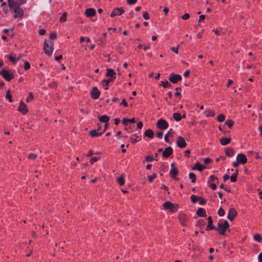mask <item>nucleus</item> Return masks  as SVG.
<instances>
[{"label": "nucleus", "mask_w": 262, "mask_h": 262, "mask_svg": "<svg viewBox=\"0 0 262 262\" xmlns=\"http://www.w3.org/2000/svg\"><path fill=\"white\" fill-rule=\"evenodd\" d=\"M225 124L227 125L229 127L231 128V127L233 126L234 124V122L231 120H227L225 121Z\"/></svg>", "instance_id": "nucleus-34"}, {"label": "nucleus", "mask_w": 262, "mask_h": 262, "mask_svg": "<svg viewBox=\"0 0 262 262\" xmlns=\"http://www.w3.org/2000/svg\"><path fill=\"white\" fill-rule=\"evenodd\" d=\"M205 225V221L203 219L198 220V226L202 227Z\"/></svg>", "instance_id": "nucleus-37"}, {"label": "nucleus", "mask_w": 262, "mask_h": 262, "mask_svg": "<svg viewBox=\"0 0 262 262\" xmlns=\"http://www.w3.org/2000/svg\"><path fill=\"white\" fill-rule=\"evenodd\" d=\"M18 111L24 115L26 114L28 112L26 105L22 101H21L19 103Z\"/></svg>", "instance_id": "nucleus-9"}, {"label": "nucleus", "mask_w": 262, "mask_h": 262, "mask_svg": "<svg viewBox=\"0 0 262 262\" xmlns=\"http://www.w3.org/2000/svg\"><path fill=\"white\" fill-rule=\"evenodd\" d=\"M157 177V175L156 174L154 173L152 175H151V176H149L148 177V180L150 182H151L153 180Z\"/></svg>", "instance_id": "nucleus-50"}, {"label": "nucleus", "mask_w": 262, "mask_h": 262, "mask_svg": "<svg viewBox=\"0 0 262 262\" xmlns=\"http://www.w3.org/2000/svg\"><path fill=\"white\" fill-rule=\"evenodd\" d=\"M235 153L234 150L232 148H228L225 150V154L228 157H232Z\"/></svg>", "instance_id": "nucleus-22"}, {"label": "nucleus", "mask_w": 262, "mask_h": 262, "mask_svg": "<svg viewBox=\"0 0 262 262\" xmlns=\"http://www.w3.org/2000/svg\"><path fill=\"white\" fill-rule=\"evenodd\" d=\"M143 16L144 18L146 20L149 19L148 13L147 12H143Z\"/></svg>", "instance_id": "nucleus-58"}, {"label": "nucleus", "mask_w": 262, "mask_h": 262, "mask_svg": "<svg viewBox=\"0 0 262 262\" xmlns=\"http://www.w3.org/2000/svg\"><path fill=\"white\" fill-rule=\"evenodd\" d=\"M53 43L50 40L45 39L43 47L45 53L50 56L53 53Z\"/></svg>", "instance_id": "nucleus-2"}, {"label": "nucleus", "mask_w": 262, "mask_h": 262, "mask_svg": "<svg viewBox=\"0 0 262 262\" xmlns=\"http://www.w3.org/2000/svg\"><path fill=\"white\" fill-rule=\"evenodd\" d=\"M203 161L205 164H207L211 162V159L209 158H205L203 160Z\"/></svg>", "instance_id": "nucleus-59"}, {"label": "nucleus", "mask_w": 262, "mask_h": 262, "mask_svg": "<svg viewBox=\"0 0 262 262\" xmlns=\"http://www.w3.org/2000/svg\"><path fill=\"white\" fill-rule=\"evenodd\" d=\"M208 185L210 188L212 190H215L216 188V185L215 183H208Z\"/></svg>", "instance_id": "nucleus-47"}, {"label": "nucleus", "mask_w": 262, "mask_h": 262, "mask_svg": "<svg viewBox=\"0 0 262 262\" xmlns=\"http://www.w3.org/2000/svg\"><path fill=\"white\" fill-rule=\"evenodd\" d=\"M134 136L135 137V138H133V137H130V140H132V142L133 143H135L140 140L141 138L140 136L137 135L136 134L134 135Z\"/></svg>", "instance_id": "nucleus-31"}, {"label": "nucleus", "mask_w": 262, "mask_h": 262, "mask_svg": "<svg viewBox=\"0 0 262 262\" xmlns=\"http://www.w3.org/2000/svg\"><path fill=\"white\" fill-rule=\"evenodd\" d=\"M186 219V216L184 215H181L179 217V220L181 222V224L183 225V226H185V220Z\"/></svg>", "instance_id": "nucleus-38"}, {"label": "nucleus", "mask_w": 262, "mask_h": 262, "mask_svg": "<svg viewBox=\"0 0 262 262\" xmlns=\"http://www.w3.org/2000/svg\"><path fill=\"white\" fill-rule=\"evenodd\" d=\"M6 97V98L9 99V102H12L13 101L12 99V96L10 94V92L9 91H8L7 92Z\"/></svg>", "instance_id": "nucleus-44"}, {"label": "nucleus", "mask_w": 262, "mask_h": 262, "mask_svg": "<svg viewBox=\"0 0 262 262\" xmlns=\"http://www.w3.org/2000/svg\"><path fill=\"white\" fill-rule=\"evenodd\" d=\"M0 75L8 81H10L14 78L13 74L9 71L5 69H3L0 72Z\"/></svg>", "instance_id": "nucleus-3"}, {"label": "nucleus", "mask_w": 262, "mask_h": 262, "mask_svg": "<svg viewBox=\"0 0 262 262\" xmlns=\"http://www.w3.org/2000/svg\"><path fill=\"white\" fill-rule=\"evenodd\" d=\"M99 120L100 122L104 123H108L110 118L108 116L104 115L99 117Z\"/></svg>", "instance_id": "nucleus-23"}, {"label": "nucleus", "mask_w": 262, "mask_h": 262, "mask_svg": "<svg viewBox=\"0 0 262 262\" xmlns=\"http://www.w3.org/2000/svg\"><path fill=\"white\" fill-rule=\"evenodd\" d=\"M237 214V212L234 208H230L228 214L227 215V218L230 221H232L235 217Z\"/></svg>", "instance_id": "nucleus-13"}, {"label": "nucleus", "mask_w": 262, "mask_h": 262, "mask_svg": "<svg viewBox=\"0 0 262 262\" xmlns=\"http://www.w3.org/2000/svg\"><path fill=\"white\" fill-rule=\"evenodd\" d=\"M67 13L64 12L60 18V21L62 23L66 21L67 20Z\"/></svg>", "instance_id": "nucleus-41"}, {"label": "nucleus", "mask_w": 262, "mask_h": 262, "mask_svg": "<svg viewBox=\"0 0 262 262\" xmlns=\"http://www.w3.org/2000/svg\"><path fill=\"white\" fill-rule=\"evenodd\" d=\"M120 104L121 105H123L124 106H128V103H127V102L126 101V100L124 99L122 100V102Z\"/></svg>", "instance_id": "nucleus-63"}, {"label": "nucleus", "mask_w": 262, "mask_h": 262, "mask_svg": "<svg viewBox=\"0 0 262 262\" xmlns=\"http://www.w3.org/2000/svg\"><path fill=\"white\" fill-rule=\"evenodd\" d=\"M46 33V30L44 29H39V34L40 35H43Z\"/></svg>", "instance_id": "nucleus-62"}, {"label": "nucleus", "mask_w": 262, "mask_h": 262, "mask_svg": "<svg viewBox=\"0 0 262 262\" xmlns=\"http://www.w3.org/2000/svg\"><path fill=\"white\" fill-rule=\"evenodd\" d=\"M217 225L218 227L215 229L222 235L224 234L225 231L229 227L228 221L223 220H219Z\"/></svg>", "instance_id": "nucleus-1"}, {"label": "nucleus", "mask_w": 262, "mask_h": 262, "mask_svg": "<svg viewBox=\"0 0 262 262\" xmlns=\"http://www.w3.org/2000/svg\"><path fill=\"white\" fill-rule=\"evenodd\" d=\"M154 160V158L151 156H148L146 157V160L147 162H152Z\"/></svg>", "instance_id": "nucleus-55"}, {"label": "nucleus", "mask_w": 262, "mask_h": 262, "mask_svg": "<svg viewBox=\"0 0 262 262\" xmlns=\"http://www.w3.org/2000/svg\"><path fill=\"white\" fill-rule=\"evenodd\" d=\"M117 182L120 184V185H123L124 184V181L123 177H120L117 179Z\"/></svg>", "instance_id": "nucleus-43"}, {"label": "nucleus", "mask_w": 262, "mask_h": 262, "mask_svg": "<svg viewBox=\"0 0 262 262\" xmlns=\"http://www.w3.org/2000/svg\"><path fill=\"white\" fill-rule=\"evenodd\" d=\"M144 135L149 138H152L154 136V133L152 130L148 129L145 132Z\"/></svg>", "instance_id": "nucleus-24"}, {"label": "nucleus", "mask_w": 262, "mask_h": 262, "mask_svg": "<svg viewBox=\"0 0 262 262\" xmlns=\"http://www.w3.org/2000/svg\"><path fill=\"white\" fill-rule=\"evenodd\" d=\"M231 142V138L223 137L220 139L221 144L222 145H226L229 144Z\"/></svg>", "instance_id": "nucleus-19"}, {"label": "nucleus", "mask_w": 262, "mask_h": 262, "mask_svg": "<svg viewBox=\"0 0 262 262\" xmlns=\"http://www.w3.org/2000/svg\"><path fill=\"white\" fill-rule=\"evenodd\" d=\"M173 117L176 121H179L182 118V116L178 113H175L173 114Z\"/></svg>", "instance_id": "nucleus-28"}, {"label": "nucleus", "mask_w": 262, "mask_h": 262, "mask_svg": "<svg viewBox=\"0 0 262 262\" xmlns=\"http://www.w3.org/2000/svg\"><path fill=\"white\" fill-rule=\"evenodd\" d=\"M182 76L180 75L172 73L170 75L169 80L173 83H176L181 80Z\"/></svg>", "instance_id": "nucleus-8"}, {"label": "nucleus", "mask_w": 262, "mask_h": 262, "mask_svg": "<svg viewBox=\"0 0 262 262\" xmlns=\"http://www.w3.org/2000/svg\"><path fill=\"white\" fill-rule=\"evenodd\" d=\"M163 206L165 209H168L172 212H176L178 209L177 205L173 204L169 201L165 202Z\"/></svg>", "instance_id": "nucleus-5"}, {"label": "nucleus", "mask_w": 262, "mask_h": 262, "mask_svg": "<svg viewBox=\"0 0 262 262\" xmlns=\"http://www.w3.org/2000/svg\"><path fill=\"white\" fill-rule=\"evenodd\" d=\"M237 174L238 170H236L235 172L230 177V180L231 182H235L236 181Z\"/></svg>", "instance_id": "nucleus-27"}, {"label": "nucleus", "mask_w": 262, "mask_h": 262, "mask_svg": "<svg viewBox=\"0 0 262 262\" xmlns=\"http://www.w3.org/2000/svg\"><path fill=\"white\" fill-rule=\"evenodd\" d=\"M171 130H172L171 128L170 129V130L167 132V133L165 135V136L164 137V140L166 142H169L168 137L169 136H171Z\"/></svg>", "instance_id": "nucleus-40"}, {"label": "nucleus", "mask_w": 262, "mask_h": 262, "mask_svg": "<svg viewBox=\"0 0 262 262\" xmlns=\"http://www.w3.org/2000/svg\"><path fill=\"white\" fill-rule=\"evenodd\" d=\"M208 224L206 228V230L209 231L215 229V227L213 225V221L211 216L208 217Z\"/></svg>", "instance_id": "nucleus-16"}, {"label": "nucleus", "mask_w": 262, "mask_h": 262, "mask_svg": "<svg viewBox=\"0 0 262 262\" xmlns=\"http://www.w3.org/2000/svg\"><path fill=\"white\" fill-rule=\"evenodd\" d=\"M33 98H34V97L33 96L32 93L30 92L29 94V96L27 97V98L26 99L27 102L30 101L31 100H32L33 99Z\"/></svg>", "instance_id": "nucleus-48"}, {"label": "nucleus", "mask_w": 262, "mask_h": 262, "mask_svg": "<svg viewBox=\"0 0 262 262\" xmlns=\"http://www.w3.org/2000/svg\"><path fill=\"white\" fill-rule=\"evenodd\" d=\"M198 202L199 204L201 205H203L206 204V201L205 200L201 198L198 197Z\"/></svg>", "instance_id": "nucleus-42"}, {"label": "nucleus", "mask_w": 262, "mask_h": 262, "mask_svg": "<svg viewBox=\"0 0 262 262\" xmlns=\"http://www.w3.org/2000/svg\"><path fill=\"white\" fill-rule=\"evenodd\" d=\"M237 160L241 164H244L247 163V159L245 155L243 154H239L236 157Z\"/></svg>", "instance_id": "nucleus-12"}, {"label": "nucleus", "mask_w": 262, "mask_h": 262, "mask_svg": "<svg viewBox=\"0 0 262 262\" xmlns=\"http://www.w3.org/2000/svg\"><path fill=\"white\" fill-rule=\"evenodd\" d=\"M10 9L12 10L13 12L14 13V17L15 18L20 17L23 16L24 14L23 10L21 8H20L19 7H12V8Z\"/></svg>", "instance_id": "nucleus-6"}, {"label": "nucleus", "mask_w": 262, "mask_h": 262, "mask_svg": "<svg viewBox=\"0 0 262 262\" xmlns=\"http://www.w3.org/2000/svg\"><path fill=\"white\" fill-rule=\"evenodd\" d=\"M91 97L94 99H97L100 96V92L96 87H94L91 93Z\"/></svg>", "instance_id": "nucleus-14"}, {"label": "nucleus", "mask_w": 262, "mask_h": 262, "mask_svg": "<svg viewBox=\"0 0 262 262\" xmlns=\"http://www.w3.org/2000/svg\"><path fill=\"white\" fill-rule=\"evenodd\" d=\"M218 214L220 216H223L225 214V211L222 208H220L218 211Z\"/></svg>", "instance_id": "nucleus-46"}, {"label": "nucleus", "mask_w": 262, "mask_h": 262, "mask_svg": "<svg viewBox=\"0 0 262 262\" xmlns=\"http://www.w3.org/2000/svg\"><path fill=\"white\" fill-rule=\"evenodd\" d=\"M124 11L122 8H115L111 13V16L114 17L117 15H120L123 14Z\"/></svg>", "instance_id": "nucleus-10"}, {"label": "nucleus", "mask_w": 262, "mask_h": 262, "mask_svg": "<svg viewBox=\"0 0 262 262\" xmlns=\"http://www.w3.org/2000/svg\"><path fill=\"white\" fill-rule=\"evenodd\" d=\"M99 159V157H93L91 159L90 162L91 163L93 164L94 162H96Z\"/></svg>", "instance_id": "nucleus-57"}, {"label": "nucleus", "mask_w": 262, "mask_h": 262, "mask_svg": "<svg viewBox=\"0 0 262 262\" xmlns=\"http://www.w3.org/2000/svg\"><path fill=\"white\" fill-rule=\"evenodd\" d=\"M178 172V169L176 168H171L170 170V174L173 178H175Z\"/></svg>", "instance_id": "nucleus-26"}, {"label": "nucleus", "mask_w": 262, "mask_h": 262, "mask_svg": "<svg viewBox=\"0 0 262 262\" xmlns=\"http://www.w3.org/2000/svg\"><path fill=\"white\" fill-rule=\"evenodd\" d=\"M216 180L218 181L217 177L212 175L209 177L208 183H212V182H215Z\"/></svg>", "instance_id": "nucleus-39"}, {"label": "nucleus", "mask_w": 262, "mask_h": 262, "mask_svg": "<svg viewBox=\"0 0 262 262\" xmlns=\"http://www.w3.org/2000/svg\"><path fill=\"white\" fill-rule=\"evenodd\" d=\"M30 68V64L28 61H25L24 63V69L26 70H28Z\"/></svg>", "instance_id": "nucleus-49"}, {"label": "nucleus", "mask_w": 262, "mask_h": 262, "mask_svg": "<svg viewBox=\"0 0 262 262\" xmlns=\"http://www.w3.org/2000/svg\"><path fill=\"white\" fill-rule=\"evenodd\" d=\"M190 198L193 203H196V195L192 194L191 195Z\"/></svg>", "instance_id": "nucleus-51"}, {"label": "nucleus", "mask_w": 262, "mask_h": 262, "mask_svg": "<svg viewBox=\"0 0 262 262\" xmlns=\"http://www.w3.org/2000/svg\"><path fill=\"white\" fill-rule=\"evenodd\" d=\"M161 84L164 88H169L171 86V85L167 81H163L161 82Z\"/></svg>", "instance_id": "nucleus-36"}, {"label": "nucleus", "mask_w": 262, "mask_h": 262, "mask_svg": "<svg viewBox=\"0 0 262 262\" xmlns=\"http://www.w3.org/2000/svg\"><path fill=\"white\" fill-rule=\"evenodd\" d=\"M258 258L259 262H262V252L258 255Z\"/></svg>", "instance_id": "nucleus-64"}, {"label": "nucleus", "mask_w": 262, "mask_h": 262, "mask_svg": "<svg viewBox=\"0 0 262 262\" xmlns=\"http://www.w3.org/2000/svg\"><path fill=\"white\" fill-rule=\"evenodd\" d=\"M190 17V15L188 13H185L182 16V18L183 20H187Z\"/></svg>", "instance_id": "nucleus-53"}, {"label": "nucleus", "mask_w": 262, "mask_h": 262, "mask_svg": "<svg viewBox=\"0 0 262 262\" xmlns=\"http://www.w3.org/2000/svg\"><path fill=\"white\" fill-rule=\"evenodd\" d=\"M225 119V116L224 114H220L217 116V120L219 122H223Z\"/></svg>", "instance_id": "nucleus-33"}, {"label": "nucleus", "mask_w": 262, "mask_h": 262, "mask_svg": "<svg viewBox=\"0 0 262 262\" xmlns=\"http://www.w3.org/2000/svg\"><path fill=\"white\" fill-rule=\"evenodd\" d=\"M198 216L205 217L206 216V212L205 210L203 208H199L198 209Z\"/></svg>", "instance_id": "nucleus-21"}, {"label": "nucleus", "mask_w": 262, "mask_h": 262, "mask_svg": "<svg viewBox=\"0 0 262 262\" xmlns=\"http://www.w3.org/2000/svg\"><path fill=\"white\" fill-rule=\"evenodd\" d=\"M106 71V76L111 77L112 80L116 78V73L113 69H107Z\"/></svg>", "instance_id": "nucleus-15"}, {"label": "nucleus", "mask_w": 262, "mask_h": 262, "mask_svg": "<svg viewBox=\"0 0 262 262\" xmlns=\"http://www.w3.org/2000/svg\"><path fill=\"white\" fill-rule=\"evenodd\" d=\"M205 115L207 117L213 116L215 115L214 112L212 110H208L205 112Z\"/></svg>", "instance_id": "nucleus-29"}, {"label": "nucleus", "mask_w": 262, "mask_h": 262, "mask_svg": "<svg viewBox=\"0 0 262 262\" xmlns=\"http://www.w3.org/2000/svg\"><path fill=\"white\" fill-rule=\"evenodd\" d=\"M189 178L191 180V182L194 183L196 180V176L194 173L190 172L189 174Z\"/></svg>", "instance_id": "nucleus-32"}, {"label": "nucleus", "mask_w": 262, "mask_h": 262, "mask_svg": "<svg viewBox=\"0 0 262 262\" xmlns=\"http://www.w3.org/2000/svg\"><path fill=\"white\" fill-rule=\"evenodd\" d=\"M9 58L10 59L11 61H12L14 63H16L19 59V57H17L16 58V57H15L14 56H13L12 55H10L9 56Z\"/></svg>", "instance_id": "nucleus-35"}, {"label": "nucleus", "mask_w": 262, "mask_h": 262, "mask_svg": "<svg viewBox=\"0 0 262 262\" xmlns=\"http://www.w3.org/2000/svg\"><path fill=\"white\" fill-rule=\"evenodd\" d=\"M156 136L159 138H162V137L163 136V132H157L156 134Z\"/></svg>", "instance_id": "nucleus-61"}, {"label": "nucleus", "mask_w": 262, "mask_h": 262, "mask_svg": "<svg viewBox=\"0 0 262 262\" xmlns=\"http://www.w3.org/2000/svg\"><path fill=\"white\" fill-rule=\"evenodd\" d=\"M112 79H106L103 80L102 81V84L105 90H107L108 89L107 85L111 81H112Z\"/></svg>", "instance_id": "nucleus-25"}, {"label": "nucleus", "mask_w": 262, "mask_h": 262, "mask_svg": "<svg viewBox=\"0 0 262 262\" xmlns=\"http://www.w3.org/2000/svg\"><path fill=\"white\" fill-rule=\"evenodd\" d=\"M128 121V119L127 118H124L122 120V123L125 125H127Z\"/></svg>", "instance_id": "nucleus-60"}, {"label": "nucleus", "mask_w": 262, "mask_h": 262, "mask_svg": "<svg viewBox=\"0 0 262 262\" xmlns=\"http://www.w3.org/2000/svg\"><path fill=\"white\" fill-rule=\"evenodd\" d=\"M254 239L259 243L262 241V237L259 234H256L253 236Z\"/></svg>", "instance_id": "nucleus-30"}, {"label": "nucleus", "mask_w": 262, "mask_h": 262, "mask_svg": "<svg viewBox=\"0 0 262 262\" xmlns=\"http://www.w3.org/2000/svg\"><path fill=\"white\" fill-rule=\"evenodd\" d=\"M85 14L88 17H92L96 14V11L93 8L87 9L85 10Z\"/></svg>", "instance_id": "nucleus-18"}, {"label": "nucleus", "mask_w": 262, "mask_h": 262, "mask_svg": "<svg viewBox=\"0 0 262 262\" xmlns=\"http://www.w3.org/2000/svg\"><path fill=\"white\" fill-rule=\"evenodd\" d=\"M177 145L180 148H184L187 145L184 139L181 136L178 137L177 141Z\"/></svg>", "instance_id": "nucleus-11"}, {"label": "nucleus", "mask_w": 262, "mask_h": 262, "mask_svg": "<svg viewBox=\"0 0 262 262\" xmlns=\"http://www.w3.org/2000/svg\"><path fill=\"white\" fill-rule=\"evenodd\" d=\"M172 153V148L171 147H168L163 151V156L165 158H168Z\"/></svg>", "instance_id": "nucleus-17"}, {"label": "nucleus", "mask_w": 262, "mask_h": 262, "mask_svg": "<svg viewBox=\"0 0 262 262\" xmlns=\"http://www.w3.org/2000/svg\"><path fill=\"white\" fill-rule=\"evenodd\" d=\"M89 134L92 137H96L101 136L103 133L102 132H98L96 130H90Z\"/></svg>", "instance_id": "nucleus-20"}, {"label": "nucleus", "mask_w": 262, "mask_h": 262, "mask_svg": "<svg viewBox=\"0 0 262 262\" xmlns=\"http://www.w3.org/2000/svg\"><path fill=\"white\" fill-rule=\"evenodd\" d=\"M170 49L173 51L174 52V53H176V54H178V52H179V48H178V47H171L170 48Z\"/></svg>", "instance_id": "nucleus-56"}, {"label": "nucleus", "mask_w": 262, "mask_h": 262, "mask_svg": "<svg viewBox=\"0 0 262 262\" xmlns=\"http://www.w3.org/2000/svg\"><path fill=\"white\" fill-rule=\"evenodd\" d=\"M50 38L51 39H56L57 38L56 33L55 32H52L50 34Z\"/></svg>", "instance_id": "nucleus-52"}, {"label": "nucleus", "mask_w": 262, "mask_h": 262, "mask_svg": "<svg viewBox=\"0 0 262 262\" xmlns=\"http://www.w3.org/2000/svg\"><path fill=\"white\" fill-rule=\"evenodd\" d=\"M157 126L161 129H165L168 128V124L166 120L160 119L158 121Z\"/></svg>", "instance_id": "nucleus-7"}, {"label": "nucleus", "mask_w": 262, "mask_h": 262, "mask_svg": "<svg viewBox=\"0 0 262 262\" xmlns=\"http://www.w3.org/2000/svg\"><path fill=\"white\" fill-rule=\"evenodd\" d=\"M8 4L10 8L12 7H19L26 3V0H8Z\"/></svg>", "instance_id": "nucleus-4"}, {"label": "nucleus", "mask_w": 262, "mask_h": 262, "mask_svg": "<svg viewBox=\"0 0 262 262\" xmlns=\"http://www.w3.org/2000/svg\"><path fill=\"white\" fill-rule=\"evenodd\" d=\"M37 155L34 154H30L28 155V158L30 159H34L36 158Z\"/></svg>", "instance_id": "nucleus-54"}, {"label": "nucleus", "mask_w": 262, "mask_h": 262, "mask_svg": "<svg viewBox=\"0 0 262 262\" xmlns=\"http://www.w3.org/2000/svg\"><path fill=\"white\" fill-rule=\"evenodd\" d=\"M206 168V166L198 163V171H202L203 169H205Z\"/></svg>", "instance_id": "nucleus-45"}]
</instances>
